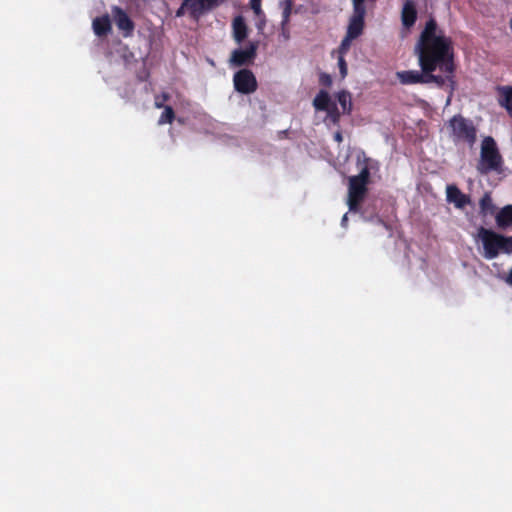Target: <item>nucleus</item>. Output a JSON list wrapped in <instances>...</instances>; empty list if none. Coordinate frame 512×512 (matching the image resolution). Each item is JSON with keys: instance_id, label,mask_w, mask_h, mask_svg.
Here are the masks:
<instances>
[{"instance_id": "nucleus-8", "label": "nucleus", "mask_w": 512, "mask_h": 512, "mask_svg": "<svg viewBox=\"0 0 512 512\" xmlns=\"http://www.w3.org/2000/svg\"><path fill=\"white\" fill-rule=\"evenodd\" d=\"M257 43L250 42L245 49H235L232 51L229 62L233 67H241L252 64L257 55Z\"/></svg>"}, {"instance_id": "nucleus-14", "label": "nucleus", "mask_w": 512, "mask_h": 512, "mask_svg": "<svg viewBox=\"0 0 512 512\" xmlns=\"http://www.w3.org/2000/svg\"><path fill=\"white\" fill-rule=\"evenodd\" d=\"M232 30L233 38L238 44H241L247 38L248 27L246 25L245 19L241 15L236 16L233 19Z\"/></svg>"}, {"instance_id": "nucleus-25", "label": "nucleus", "mask_w": 512, "mask_h": 512, "mask_svg": "<svg viewBox=\"0 0 512 512\" xmlns=\"http://www.w3.org/2000/svg\"><path fill=\"white\" fill-rule=\"evenodd\" d=\"M354 40V38H349L348 35H345V37L342 39L341 44L338 48V56H345L347 52L350 49L351 42Z\"/></svg>"}, {"instance_id": "nucleus-4", "label": "nucleus", "mask_w": 512, "mask_h": 512, "mask_svg": "<svg viewBox=\"0 0 512 512\" xmlns=\"http://www.w3.org/2000/svg\"><path fill=\"white\" fill-rule=\"evenodd\" d=\"M478 237L482 242L484 258L488 260L495 259L500 254L501 234L493 230L480 227L478 229Z\"/></svg>"}, {"instance_id": "nucleus-2", "label": "nucleus", "mask_w": 512, "mask_h": 512, "mask_svg": "<svg viewBox=\"0 0 512 512\" xmlns=\"http://www.w3.org/2000/svg\"><path fill=\"white\" fill-rule=\"evenodd\" d=\"M448 129L450 130V138L455 144L464 143L472 148L477 141L476 126L472 120L461 114L454 115L448 121Z\"/></svg>"}, {"instance_id": "nucleus-29", "label": "nucleus", "mask_w": 512, "mask_h": 512, "mask_svg": "<svg viewBox=\"0 0 512 512\" xmlns=\"http://www.w3.org/2000/svg\"><path fill=\"white\" fill-rule=\"evenodd\" d=\"M334 140L340 144L343 141V135L340 130L336 131L333 135Z\"/></svg>"}, {"instance_id": "nucleus-22", "label": "nucleus", "mask_w": 512, "mask_h": 512, "mask_svg": "<svg viewBox=\"0 0 512 512\" xmlns=\"http://www.w3.org/2000/svg\"><path fill=\"white\" fill-rule=\"evenodd\" d=\"M175 119V112L171 106H165L164 111L159 117L158 124L163 125L166 123L171 124Z\"/></svg>"}, {"instance_id": "nucleus-12", "label": "nucleus", "mask_w": 512, "mask_h": 512, "mask_svg": "<svg viewBox=\"0 0 512 512\" xmlns=\"http://www.w3.org/2000/svg\"><path fill=\"white\" fill-rule=\"evenodd\" d=\"M397 77L399 81L404 85H410V84H425L426 80V73L421 70H408V71H402L397 73Z\"/></svg>"}, {"instance_id": "nucleus-11", "label": "nucleus", "mask_w": 512, "mask_h": 512, "mask_svg": "<svg viewBox=\"0 0 512 512\" xmlns=\"http://www.w3.org/2000/svg\"><path fill=\"white\" fill-rule=\"evenodd\" d=\"M447 200L454 203L455 207L462 209L470 204V197L461 192L455 185L447 186Z\"/></svg>"}, {"instance_id": "nucleus-10", "label": "nucleus", "mask_w": 512, "mask_h": 512, "mask_svg": "<svg viewBox=\"0 0 512 512\" xmlns=\"http://www.w3.org/2000/svg\"><path fill=\"white\" fill-rule=\"evenodd\" d=\"M112 14L114 21L119 30L122 31L124 37H129L133 34L135 24L128 14L119 6L112 7Z\"/></svg>"}, {"instance_id": "nucleus-3", "label": "nucleus", "mask_w": 512, "mask_h": 512, "mask_svg": "<svg viewBox=\"0 0 512 512\" xmlns=\"http://www.w3.org/2000/svg\"><path fill=\"white\" fill-rule=\"evenodd\" d=\"M503 157L499 152L495 140L488 136L481 144L480 161L477 166L481 174H488L491 171L500 172L503 166Z\"/></svg>"}, {"instance_id": "nucleus-31", "label": "nucleus", "mask_w": 512, "mask_h": 512, "mask_svg": "<svg viewBox=\"0 0 512 512\" xmlns=\"http://www.w3.org/2000/svg\"><path fill=\"white\" fill-rule=\"evenodd\" d=\"M366 0H353V6L355 7H365Z\"/></svg>"}, {"instance_id": "nucleus-26", "label": "nucleus", "mask_w": 512, "mask_h": 512, "mask_svg": "<svg viewBox=\"0 0 512 512\" xmlns=\"http://www.w3.org/2000/svg\"><path fill=\"white\" fill-rule=\"evenodd\" d=\"M338 66H339L341 78H345L348 73V67H347V63L345 61L344 56H338Z\"/></svg>"}, {"instance_id": "nucleus-27", "label": "nucleus", "mask_w": 512, "mask_h": 512, "mask_svg": "<svg viewBox=\"0 0 512 512\" xmlns=\"http://www.w3.org/2000/svg\"><path fill=\"white\" fill-rule=\"evenodd\" d=\"M319 83L324 87H330L332 85V77L323 72L319 75Z\"/></svg>"}, {"instance_id": "nucleus-21", "label": "nucleus", "mask_w": 512, "mask_h": 512, "mask_svg": "<svg viewBox=\"0 0 512 512\" xmlns=\"http://www.w3.org/2000/svg\"><path fill=\"white\" fill-rule=\"evenodd\" d=\"M369 161H370L369 158H364L359 174L353 176L354 178L360 180L361 182L363 181L367 184L369 183V178H370V168L368 165Z\"/></svg>"}, {"instance_id": "nucleus-33", "label": "nucleus", "mask_w": 512, "mask_h": 512, "mask_svg": "<svg viewBox=\"0 0 512 512\" xmlns=\"http://www.w3.org/2000/svg\"><path fill=\"white\" fill-rule=\"evenodd\" d=\"M155 106H156L157 108H162V107H163V104H162L161 102L156 101V102H155Z\"/></svg>"}, {"instance_id": "nucleus-1", "label": "nucleus", "mask_w": 512, "mask_h": 512, "mask_svg": "<svg viewBox=\"0 0 512 512\" xmlns=\"http://www.w3.org/2000/svg\"><path fill=\"white\" fill-rule=\"evenodd\" d=\"M419 66L426 73V83L439 87L454 83V45L451 37L439 28L436 20L430 18L421 31L415 46Z\"/></svg>"}, {"instance_id": "nucleus-24", "label": "nucleus", "mask_w": 512, "mask_h": 512, "mask_svg": "<svg viewBox=\"0 0 512 512\" xmlns=\"http://www.w3.org/2000/svg\"><path fill=\"white\" fill-rule=\"evenodd\" d=\"M500 252L505 254H512V235L504 236L501 234Z\"/></svg>"}, {"instance_id": "nucleus-5", "label": "nucleus", "mask_w": 512, "mask_h": 512, "mask_svg": "<svg viewBox=\"0 0 512 512\" xmlns=\"http://www.w3.org/2000/svg\"><path fill=\"white\" fill-rule=\"evenodd\" d=\"M215 8L216 7L206 0H184L181 6L176 10L175 16L182 17L188 12L192 19L198 20L205 13Z\"/></svg>"}, {"instance_id": "nucleus-20", "label": "nucleus", "mask_w": 512, "mask_h": 512, "mask_svg": "<svg viewBox=\"0 0 512 512\" xmlns=\"http://www.w3.org/2000/svg\"><path fill=\"white\" fill-rule=\"evenodd\" d=\"M480 212L483 215H487L488 213H492L494 210V205L492 203V199L489 194H484V196L480 199L479 202Z\"/></svg>"}, {"instance_id": "nucleus-28", "label": "nucleus", "mask_w": 512, "mask_h": 512, "mask_svg": "<svg viewBox=\"0 0 512 512\" xmlns=\"http://www.w3.org/2000/svg\"><path fill=\"white\" fill-rule=\"evenodd\" d=\"M250 7L257 16L262 14L261 0H250Z\"/></svg>"}, {"instance_id": "nucleus-18", "label": "nucleus", "mask_w": 512, "mask_h": 512, "mask_svg": "<svg viewBox=\"0 0 512 512\" xmlns=\"http://www.w3.org/2000/svg\"><path fill=\"white\" fill-rule=\"evenodd\" d=\"M330 96L327 91L320 90L313 100V105L316 110L325 111L331 106Z\"/></svg>"}, {"instance_id": "nucleus-30", "label": "nucleus", "mask_w": 512, "mask_h": 512, "mask_svg": "<svg viewBox=\"0 0 512 512\" xmlns=\"http://www.w3.org/2000/svg\"><path fill=\"white\" fill-rule=\"evenodd\" d=\"M208 3L212 4L214 7H219L225 0H206Z\"/></svg>"}, {"instance_id": "nucleus-13", "label": "nucleus", "mask_w": 512, "mask_h": 512, "mask_svg": "<svg viewBox=\"0 0 512 512\" xmlns=\"http://www.w3.org/2000/svg\"><path fill=\"white\" fill-rule=\"evenodd\" d=\"M403 26L411 28L417 20V10L412 0H406L401 12Z\"/></svg>"}, {"instance_id": "nucleus-32", "label": "nucleus", "mask_w": 512, "mask_h": 512, "mask_svg": "<svg viewBox=\"0 0 512 512\" xmlns=\"http://www.w3.org/2000/svg\"><path fill=\"white\" fill-rule=\"evenodd\" d=\"M507 281L509 284L512 285V268H511V271L509 272V275H508V278H507Z\"/></svg>"}, {"instance_id": "nucleus-15", "label": "nucleus", "mask_w": 512, "mask_h": 512, "mask_svg": "<svg viewBox=\"0 0 512 512\" xmlns=\"http://www.w3.org/2000/svg\"><path fill=\"white\" fill-rule=\"evenodd\" d=\"M93 31L98 37L106 36L112 29L109 16L96 17L92 23Z\"/></svg>"}, {"instance_id": "nucleus-16", "label": "nucleus", "mask_w": 512, "mask_h": 512, "mask_svg": "<svg viewBox=\"0 0 512 512\" xmlns=\"http://www.w3.org/2000/svg\"><path fill=\"white\" fill-rule=\"evenodd\" d=\"M499 228H506L512 225V205L503 207L495 217Z\"/></svg>"}, {"instance_id": "nucleus-19", "label": "nucleus", "mask_w": 512, "mask_h": 512, "mask_svg": "<svg viewBox=\"0 0 512 512\" xmlns=\"http://www.w3.org/2000/svg\"><path fill=\"white\" fill-rule=\"evenodd\" d=\"M338 102L342 108L343 113L349 114L352 110L351 96L346 91H341L337 95Z\"/></svg>"}, {"instance_id": "nucleus-7", "label": "nucleus", "mask_w": 512, "mask_h": 512, "mask_svg": "<svg viewBox=\"0 0 512 512\" xmlns=\"http://www.w3.org/2000/svg\"><path fill=\"white\" fill-rule=\"evenodd\" d=\"M367 183L361 182L360 180L350 177L348 186V201L350 211H358L360 204L365 198L367 193Z\"/></svg>"}, {"instance_id": "nucleus-6", "label": "nucleus", "mask_w": 512, "mask_h": 512, "mask_svg": "<svg viewBox=\"0 0 512 512\" xmlns=\"http://www.w3.org/2000/svg\"><path fill=\"white\" fill-rule=\"evenodd\" d=\"M234 88L241 94L254 93L258 88L255 75L249 69H240L233 76Z\"/></svg>"}, {"instance_id": "nucleus-17", "label": "nucleus", "mask_w": 512, "mask_h": 512, "mask_svg": "<svg viewBox=\"0 0 512 512\" xmlns=\"http://www.w3.org/2000/svg\"><path fill=\"white\" fill-rule=\"evenodd\" d=\"M282 7V20H281V28L283 34L287 30V26L290 22V16L292 13L293 1L292 0H283L280 2Z\"/></svg>"}, {"instance_id": "nucleus-34", "label": "nucleus", "mask_w": 512, "mask_h": 512, "mask_svg": "<svg viewBox=\"0 0 512 512\" xmlns=\"http://www.w3.org/2000/svg\"><path fill=\"white\" fill-rule=\"evenodd\" d=\"M347 221V214H345L342 218V223L346 222Z\"/></svg>"}, {"instance_id": "nucleus-9", "label": "nucleus", "mask_w": 512, "mask_h": 512, "mask_svg": "<svg viewBox=\"0 0 512 512\" xmlns=\"http://www.w3.org/2000/svg\"><path fill=\"white\" fill-rule=\"evenodd\" d=\"M366 15V7H355L353 6V14L349 20L346 35L349 38H358L364 29V19Z\"/></svg>"}, {"instance_id": "nucleus-23", "label": "nucleus", "mask_w": 512, "mask_h": 512, "mask_svg": "<svg viewBox=\"0 0 512 512\" xmlns=\"http://www.w3.org/2000/svg\"><path fill=\"white\" fill-rule=\"evenodd\" d=\"M328 119L335 125L339 124L341 113L335 103L326 110Z\"/></svg>"}]
</instances>
